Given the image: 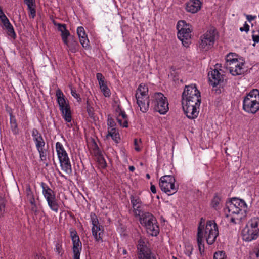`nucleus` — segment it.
Wrapping results in <instances>:
<instances>
[{
    "mask_svg": "<svg viewBox=\"0 0 259 259\" xmlns=\"http://www.w3.org/2000/svg\"><path fill=\"white\" fill-rule=\"evenodd\" d=\"M201 102L200 92L196 84L185 86L182 95V104L188 118L194 119L197 117Z\"/></svg>",
    "mask_w": 259,
    "mask_h": 259,
    "instance_id": "f257e3e1",
    "label": "nucleus"
},
{
    "mask_svg": "<svg viewBox=\"0 0 259 259\" xmlns=\"http://www.w3.org/2000/svg\"><path fill=\"white\" fill-rule=\"evenodd\" d=\"M204 226L205 220L202 218L198 227L197 238L199 250L201 253L204 252V250L203 237L205 238L208 244L211 245L215 241L219 234L217 224L214 221H207L205 227H204Z\"/></svg>",
    "mask_w": 259,
    "mask_h": 259,
    "instance_id": "f03ea898",
    "label": "nucleus"
},
{
    "mask_svg": "<svg viewBox=\"0 0 259 259\" xmlns=\"http://www.w3.org/2000/svg\"><path fill=\"white\" fill-rule=\"evenodd\" d=\"M243 109L248 113L254 114L259 110V90H252L245 96L243 102Z\"/></svg>",
    "mask_w": 259,
    "mask_h": 259,
    "instance_id": "7ed1b4c3",
    "label": "nucleus"
},
{
    "mask_svg": "<svg viewBox=\"0 0 259 259\" xmlns=\"http://www.w3.org/2000/svg\"><path fill=\"white\" fill-rule=\"evenodd\" d=\"M178 30V38L182 41L183 45L186 47L189 46L191 43L192 29L189 24L186 21H179L177 25Z\"/></svg>",
    "mask_w": 259,
    "mask_h": 259,
    "instance_id": "20e7f679",
    "label": "nucleus"
},
{
    "mask_svg": "<svg viewBox=\"0 0 259 259\" xmlns=\"http://www.w3.org/2000/svg\"><path fill=\"white\" fill-rule=\"evenodd\" d=\"M148 92L147 86L141 83L139 85L136 94L137 104L140 110L143 113L146 112L149 108L150 100Z\"/></svg>",
    "mask_w": 259,
    "mask_h": 259,
    "instance_id": "39448f33",
    "label": "nucleus"
},
{
    "mask_svg": "<svg viewBox=\"0 0 259 259\" xmlns=\"http://www.w3.org/2000/svg\"><path fill=\"white\" fill-rule=\"evenodd\" d=\"M141 224L144 226L147 233L152 236H157L159 231L155 218L150 212H145L139 218Z\"/></svg>",
    "mask_w": 259,
    "mask_h": 259,
    "instance_id": "423d86ee",
    "label": "nucleus"
},
{
    "mask_svg": "<svg viewBox=\"0 0 259 259\" xmlns=\"http://www.w3.org/2000/svg\"><path fill=\"white\" fill-rule=\"evenodd\" d=\"M151 105L161 114H165L169 109L167 100L161 93H155L151 96Z\"/></svg>",
    "mask_w": 259,
    "mask_h": 259,
    "instance_id": "0eeeda50",
    "label": "nucleus"
},
{
    "mask_svg": "<svg viewBox=\"0 0 259 259\" xmlns=\"http://www.w3.org/2000/svg\"><path fill=\"white\" fill-rule=\"evenodd\" d=\"M238 55L234 53L228 54V65H229L230 73L233 76L240 75L243 73L242 66L244 63L241 59H238Z\"/></svg>",
    "mask_w": 259,
    "mask_h": 259,
    "instance_id": "6e6552de",
    "label": "nucleus"
},
{
    "mask_svg": "<svg viewBox=\"0 0 259 259\" xmlns=\"http://www.w3.org/2000/svg\"><path fill=\"white\" fill-rule=\"evenodd\" d=\"M175 179L171 175H164L159 180V187L161 190L171 195L176 193L178 190V186L175 185Z\"/></svg>",
    "mask_w": 259,
    "mask_h": 259,
    "instance_id": "1a4fd4ad",
    "label": "nucleus"
},
{
    "mask_svg": "<svg viewBox=\"0 0 259 259\" xmlns=\"http://www.w3.org/2000/svg\"><path fill=\"white\" fill-rule=\"evenodd\" d=\"M40 186L42 189V194L49 207L52 211L57 212L59 206L56 197L55 192L44 182L41 183Z\"/></svg>",
    "mask_w": 259,
    "mask_h": 259,
    "instance_id": "9d476101",
    "label": "nucleus"
},
{
    "mask_svg": "<svg viewBox=\"0 0 259 259\" xmlns=\"http://www.w3.org/2000/svg\"><path fill=\"white\" fill-rule=\"evenodd\" d=\"M56 97L57 98V102L59 104V108L61 111L63 118L67 122H71L72 117L70 106L66 101L63 93L59 89L57 90L56 91Z\"/></svg>",
    "mask_w": 259,
    "mask_h": 259,
    "instance_id": "9b49d317",
    "label": "nucleus"
},
{
    "mask_svg": "<svg viewBox=\"0 0 259 259\" xmlns=\"http://www.w3.org/2000/svg\"><path fill=\"white\" fill-rule=\"evenodd\" d=\"M217 36L215 29H210L204 34L200 38L199 47L205 51L210 48L213 45Z\"/></svg>",
    "mask_w": 259,
    "mask_h": 259,
    "instance_id": "f8f14e48",
    "label": "nucleus"
},
{
    "mask_svg": "<svg viewBox=\"0 0 259 259\" xmlns=\"http://www.w3.org/2000/svg\"><path fill=\"white\" fill-rule=\"evenodd\" d=\"M91 219L93 227L92 232L93 236L96 241H103L102 237L104 233V227L99 224V221L95 213L92 212L91 213Z\"/></svg>",
    "mask_w": 259,
    "mask_h": 259,
    "instance_id": "ddd939ff",
    "label": "nucleus"
},
{
    "mask_svg": "<svg viewBox=\"0 0 259 259\" xmlns=\"http://www.w3.org/2000/svg\"><path fill=\"white\" fill-rule=\"evenodd\" d=\"M242 239L246 242L255 240L259 237V233L255 231L253 228L246 224L241 231Z\"/></svg>",
    "mask_w": 259,
    "mask_h": 259,
    "instance_id": "4468645a",
    "label": "nucleus"
},
{
    "mask_svg": "<svg viewBox=\"0 0 259 259\" xmlns=\"http://www.w3.org/2000/svg\"><path fill=\"white\" fill-rule=\"evenodd\" d=\"M224 76V75L221 74V73L217 69L209 71L208 73L209 84L213 87L221 85L223 81V76Z\"/></svg>",
    "mask_w": 259,
    "mask_h": 259,
    "instance_id": "2eb2a0df",
    "label": "nucleus"
},
{
    "mask_svg": "<svg viewBox=\"0 0 259 259\" xmlns=\"http://www.w3.org/2000/svg\"><path fill=\"white\" fill-rule=\"evenodd\" d=\"M137 249L139 254V258L141 259H156L153 256H151L150 249L145 245L144 242L140 240L137 245Z\"/></svg>",
    "mask_w": 259,
    "mask_h": 259,
    "instance_id": "dca6fc26",
    "label": "nucleus"
},
{
    "mask_svg": "<svg viewBox=\"0 0 259 259\" xmlns=\"http://www.w3.org/2000/svg\"><path fill=\"white\" fill-rule=\"evenodd\" d=\"M228 204H230V208H231V209H233V208H235L234 206H235V207L240 208L241 210H243L244 215H246L248 211V208L245 202L243 200L238 198H232L228 201Z\"/></svg>",
    "mask_w": 259,
    "mask_h": 259,
    "instance_id": "f3484780",
    "label": "nucleus"
},
{
    "mask_svg": "<svg viewBox=\"0 0 259 259\" xmlns=\"http://www.w3.org/2000/svg\"><path fill=\"white\" fill-rule=\"evenodd\" d=\"M77 33L82 46L85 49H89L90 47L89 40L84 28L82 26L78 27L77 29Z\"/></svg>",
    "mask_w": 259,
    "mask_h": 259,
    "instance_id": "a211bd4d",
    "label": "nucleus"
},
{
    "mask_svg": "<svg viewBox=\"0 0 259 259\" xmlns=\"http://www.w3.org/2000/svg\"><path fill=\"white\" fill-rule=\"evenodd\" d=\"M116 112L118 113L117 120L120 125L123 127H127L128 118L125 112L122 110L119 107L116 109Z\"/></svg>",
    "mask_w": 259,
    "mask_h": 259,
    "instance_id": "6ab92c4d",
    "label": "nucleus"
},
{
    "mask_svg": "<svg viewBox=\"0 0 259 259\" xmlns=\"http://www.w3.org/2000/svg\"><path fill=\"white\" fill-rule=\"evenodd\" d=\"M201 7L200 0H191L187 3L186 10L188 12L195 13L198 12Z\"/></svg>",
    "mask_w": 259,
    "mask_h": 259,
    "instance_id": "aec40b11",
    "label": "nucleus"
},
{
    "mask_svg": "<svg viewBox=\"0 0 259 259\" xmlns=\"http://www.w3.org/2000/svg\"><path fill=\"white\" fill-rule=\"evenodd\" d=\"M56 149L59 161L68 158V154L61 143L57 142L56 143Z\"/></svg>",
    "mask_w": 259,
    "mask_h": 259,
    "instance_id": "412c9836",
    "label": "nucleus"
},
{
    "mask_svg": "<svg viewBox=\"0 0 259 259\" xmlns=\"http://www.w3.org/2000/svg\"><path fill=\"white\" fill-rule=\"evenodd\" d=\"M24 3L27 6L29 16L34 18L36 16L35 0H24Z\"/></svg>",
    "mask_w": 259,
    "mask_h": 259,
    "instance_id": "4be33fe9",
    "label": "nucleus"
},
{
    "mask_svg": "<svg viewBox=\"0 0 259 259\" xmlns=\"http://www.w3.org/2000/svg\"><path fill=\"white\" fill-rule=\"evenodd\" d=\"M69 51L72 53H75L78 50L79 47L78 42L72 37L67 40V43L65 44Z\"/></svg>",
    "mask_w": 259,
    "mask_h": 259,
    "instance_id": "5701e85b",
    "label": "nucleus"
},
{
    "mask_svg": "<svg viewBox=\"0 0 259 259\" xmlns=\"http://www.w3.org/2000/svg\"><path fill=\"white\" fill-rule=\"evenodd\" d=\"M222 197L220 195L216 194L212 198L211 202V207L216 210L222 207Z\"/></svg>",
    "mask_w": 259,
    "mask_h": 259,
    "instance_id": "b1692460",
    "label": "nucleus"
},
{
    "mask_svg": "<svg viewBox=\"0 0 259 259\" xmlns=\"http://www.w3.org/2000/svg\"><path fill=\"white\" fill-rule=\"evenodd\" d=\"M62 169L67 174L72 172L71 165L69 157L59 161Z\"/></svg>",
    "mask_w": 259,
    "mask_h": 259,
    "instance_id": "393cba45",
    "label": "nucleus"
},
{
    "mask_svg": "<svg viewBox=\"0 0 259 259\" xmlns=\"http://www.w3.org/2000/svg\"><path fill=\"white\" fill-rule=\"evenodd\" d=\"M3 27L7 31V34L13 39L16 37V34L14 31L13 26L10 23V21L5 23L3 25Z\"/></svg>",
    "mask_w": 259,
    "mask_h": 259,
    "instance_id": "a878e982",
    "label": "nucleus"
},
{
    "mask_svg": "<svg viewBox=\"0 0 259 259\" xmlns=\"http://www.w3.org/2000/svg\"><path fill=\"white\" fill-rule=\"evenodd\" d=\"M246 224L248 226H250V227L253 228V229L256 231L257 232L259 233V218L258 217H253L250 219L246 223Z\"/></svg>",
    "mask_w": 259,
    "mask_h": 259,
    "instance_id": "bb28decb",
    "label": "nucleus"
},
{
    "mask_svg": "<svg viewBox=\"0 0 259 259\" xmlns=\"http://www.w3.org/2000/svg\"><path fill=\"white\" fill-rule=\"evenodd\" d=\"M73 244V253H79L82 249L81 243L80 241L79 238L77 237V239L72 240Z\"/></svg>",
    "mask_w": 259,
    "mask_h": 259,
    "instance_id": "cd10ccee",
    "label": "nucleus"
},
{
    "mask_svg": "<svg viewBox=\"0 0 259 259\" xmlns=\"http://www.w3.org/2000/svg\"><path fill=\"white\" fill-rule=\"evenodd\" d=\"M26 195L27 200L30 204L36 203L34 195L30 186L27 187L26 189Z\"/></svg>",
    "mask_w": 259,
    "mask_h": 259,
    "instance_id": "c85d7f7f",
    "label": "nucleus"
},
{
    "mask_svg": "<svg viewBox=\"0 0 259 259\" xmlns=\"http://www.w3.org/2000/svg\"><path fill=\"white\" fill-rule=\"evenodd\" d=\"M10 124L12 131L14 134L16 135L19 133L17 123L14 116L11 115L10 116Z\"/></svg>",
    "mask_w": 259,
    "mask_h": 259,
    "instance_id": "c756f323",
    "label": "nucleus"
},
{
    "mask_svg": "<svg viewBox=\"0 0 259 259\" xmlns=\"http://www.w3.org/2000/svg\"><path fill=\"white\" fill-rule=\"evenodd\" d=\"M234 207L235 208H233V209H231V208H230V204H228V212L229 213L228 217L234 214H241L242 215H244L243 210H241L240 208L235 207V206H234Z\"/></svg>",
    "mask_w": 259,
    "mask_h": 259,
    "instance_id": "7c9ffc66",
    "label": "nucleus"
},
{
    "mask_svg": "<svg viewBox=\"0 0 259 259\" xmlns=\"http://www.w3.org/2000/svg\"><path fill=\"white\" fill-rule=\"evenodd\" d=\"M133 213L136 217H140L142 215V214L145 213L143 209V206L142 204H140V206H137L135 207H133Z\"/></svg>",
    "mask_w": 259,
    "mask_h": 259,
    "instance_id": "2f4dec72",
    "label": "nucleus"
},
{
    "mask_svg": "<svg viewBox=\"0 0 259 259\" xmlns=\"http://www.w3.org/2000/svg\"><path fill=\"white\" fill-rule=\"evenodd\" d=\"M130 200L132 204V207H135L137 206H140L142 204V201L140 198L135 195H131L130 196Z\"/></svg>",
    "mask_w": 259,
    "mask_h": 259,
    "instance_id": "473e14b6",
    "label": "nucleus"
},
{
    "mask_svg": "<svg viewBox=\"0 0 259 259\" xmlns=\"http://www.w3.org/2000/svg\"><path fill=\"white\" fill-rule=\"evenodd\" d=\"M37 150L39 153L40 160L41 161H46L47 159V153L48 150L45 148V147H38L37 148Z\"/></svg>",
    "mask_w": 259,
    "mask_h": 259,
    "instance_id": "72a5a7b5",
    "label": "nucleus"
},
{
    "mask_svg": "<svg viewBox=\"0 0 259 259\" xmlns=\"http://www.w3.org/2000/svg\"><path fill=\"white\" fill-rule=\"evenodd\" d=\"M243 215L241 214L232 215L230 216V222L233 224H239L241 222Z\"/></svg>",
    "mask_w": 259,
    "mask_h": 259,
    "instance_id": "f704fd0d",
    "label": "nucleus"
},
{
    "mask_svg": "<svg viewBox=\"0 0 259 259\" xmlns=\"http://www.w3.org/2000/svg\"><path fill=\"white\" fill-rule=\"evenodd\" d=\"M97 161L100 167L105 168L107 166V163L105 159L101 154H99L98 156Z\"/></svg>",
    "mask_w": 259,
    "mask_h": 259,
    "instance_id": "c9c22d12",
    "label": "nucleus"
},
{
    "mask_svg": "<svg viewBox=\"0 0 259 259\" xmlns=\"http://www.w3.org/2000/svg\"><path fill=\"white\" fill-rule=\"evenodd\" d=\"M100 88L105 97H109L110 96L111 93L110 90L108 89L105 83L100 85Z\"/></svg>",
    "mask_w": 259,
    "mask_h": 259,
    "instance_id": "e433bc0d",
    "label": "nucleus"
},
{
    "mask_svg": "<svg viewBox=\"0 0 259 259\" xmlns=\"http://www.w3.org/2000/svg\"><path fill=\"white\" fill-rule=\"evenodd\" d=\"M33 141L35 143L36 149L38 147H45L46 143L42 137L40 139H36V140Z\"/></svg>",
    "mask_w": 259,
    "mask_h": 259,
    "instance_id": "4c0bfd02",
    "label": "nucleus"
},
{
    "mask_svg": "<svg viewBox=\"0 0 259 259\" xmlns=\"http://www.w3.org/2000/svg\"><path fill=\"white\" fill-rule=\"evenodd\" d=\"M31 134L33 141L36 140V139H40L42 137L41 133H40L38 130L35 128H34L32 130Z\"/></svg>",
    "mask_w": 259,
    "mask_h": 259,
    "instance_id": "58836bf2",
    "label": "nucleus"
},
{
    "mask_svg": "<svg viewBox=\"0 0 259 259\" xmlns=\"http://www.w3.org/2000/svg\"><path fill=\"white\" fill-rule=\"evenodd\" d=\"M213 259H226L225 252L223 251L216 252L214 254Z\"/></svg>",
    "mask_w": 259,
    "mask_h": 259,
    "instance_id": "ea45409f",
    "label": "nucleus"
},
{
    "mask_svg": "<svg viewBox=\"0 0 259 259\" xmlns=\"http://www.w3.org/2000/svg\"><path fill=\"white\" fill-rule=\"evenodd\" d=\"M69 35H70V32L67 29L61 33L62 39L64 44L67 43V40H68V37Z\"/></svg>",
    "mask_w": 259,
    "mask_h": 259,
    "instance_id": "a19ab883",
    "label": "nucleus"
},
{
    "mask_svg": "<svg viewBox=\"0 0 259 259\" xmlns=\"http://www.w3.org/2000/svg\"><path fill=\"white\" fill-rule=\"evenodd\" d=\"M70 89H71V95L74 98L76 99V100H77L78 102H81V98H80L79 94H78L76 93V90L75 89L73 88L72 87H71Z\"/></svg>",
    "mask_w": 259,
    "mask_h": 259,
    "instance_id": "79ce46f5",
    "label": "nucleus"
},
{
    "mask_svg": "<svg viewBox=\"0 0 259 259\" xmlns=\"http://www.w3.org/2000/svg\"><path fill=\"white\" fill-rule=\"evenodd\" d=\"M97 79L99 82V84L100 85H102V84H104L105 83L104 80V77L101 73H98L96 74Z\"/></svg>",
    "mask_w": 259,
    "mask_h": 259,
    "instance_id": "37998d69",
    "label": "nucleus"
},
{
    "mask_svg": "<svg viewBox=\"0 0 259 259\" xmlns=\"http://www.w3.org/2000/svg\"><path fill=\"white\" fill-rule=\"evenodd\" d=\"M70 234L71 240H74L79 237L76 231L74 229L71 228L70 229Z\"/></svg>",
    "mask_w": 259,
    "mask_h": 259,
    "instance_id": "c03bdc74",
    "label": "nucleus"
},
{
    "mask_svg": "<svg viewBox=\"0 0 259 259\" xmlns=\"http://www.w3.org/2000/svg\"><path fill=\"white\" fill-rule=\"evenodd\" d=\"M87 110L88 112V113L90 117H93L94 115L93 108L90 106L89 101H87Z\"/></svg>",
    "mask_w": 259,
    "mask_h": 259,
    "instance_id": "a18cd8bd",
    "label": "nucleus"
},
{
    "mask_svg": "<svg viewBox=\"0 0 259 259\" xmlns=\"http://www.w3.org/2000/svg\"><path fill=\"white\" fill-rule=\"evenodd\" d=\"M252 38L254 43L253 44V46H255V43L259 42V34L255 35L254 33H255V31H252Z\"/></svg>",
    "mask_w": 259,
    "mask_h": 259,
    "instance_id": "49530a36",
    "label": "nucleus"
},
{
    "mask_svg": "<svg viewBox=\"0 0 259 259\" xmlns=\"http://www.w3.org/2000/svg\"><path fill=\"white\" fill-rule=\"evenodd\" d=\"M141 143L140 139H134V145L135 146V149L137 151H140L141 150V148H140L139 144Z\"/></svg>",
    "mask_w": 259,
    "mask_h": 259,
    "instance_id": "de8ad7c7",
    "label": "nucleus"
},
{
    "mask_svg": "<svg viewBox=\"0 0 259 259\" xmlns=\"http://www.w3.org/2000/svg\"><path fill=\"white\" fill-rule=\"evenodd\" d=\"M107 125L108 127H113L115 125L114 119L111 117H108L107 120Z\"/></svg>",
    "mask_w": 259,
    "mask_h": 259,
    "instance_id": "09e8293b",
    "label": "nucleus"
},
{
    "mask_svg": "<svg viewBox=\"0 0 259 259\" xmlns=\"http://www.w3.org/2000/svg\"><path fill=\"white\" fill-rule=\"evenodd\" d=\"M239 30L241 32L245 31L247 33L249 31V26L246 22H245L243 25V26L240 27Z\"/></svg>",
    "mask_w": 259,
    "mask_h": 259,
    "instance_id": "8fccbe9b",
    "label": "nucleus"
},
{
    "mask_svg": "<svg viewBox=\"0 0 259 259\" xmlns=\"http://www.w3.org/2000/svg\"><path fill=\"white\" fill-rule=\"evenodd\" d=\"M31 210L34 213V214L36 215L38 213V207L37 206L36 203H33L31 204Z\"/></svg>",
    "mask_w": 259,
    "mask_h": 259,
    "instance_id": "3c124183",
    "label": "nucleus"
},
{
    "mask_svg": "<svg viewBox=\"0 0 259 259\" xmlns=\"http://www.w3.org/2000/svg\"><path fill=\"white\" fill-rule=\"evenodd\" d=\"M55 250L56 252L60 254L62 250V245L59 242H57L55 245Z\"/></svg>",
    "mask_w": 259,
    "mask_h": 259,
    "instance_id": "603ef678",
    "label": "nucleus"
},
{
    "mask_svg": "<svg viewBox=\"0 0 259 259\" xmlns=\"http://www.w3.org/2000/svg\"><path fill=\"white\" fill-rule=\"evenodd\" d=\"M58 26V29L59 31H60L61 33L64 31L65 30H66V25L64 24H60L58 23L57 24Z\"/></svg>",
    "mask_w": 259,
    "mask_h": 259,
    "instance_id": "864d4df0",
    "label": "nucleus"
},
{
    "mask_svg": "<svg viewBox=\"0 0 259 259\" xmlns=\"http://www.w3.org/2000/svg\"><path fill=\"white\" fill-rule=\"evenodd\" d=\"M109 136L111 137L112 139L115 141L116 142H118L119 139V134L117 133H115L114 134H110Z\"/></svg>",
    "mask_w": 259,
    "mask_h": 259,
    "instance_id": "5fc2aeb1",
    "label": "nucleus"
},
{
    "mask_svg": "<svg viewBox=\"0 0 259 259\" xmlns=\"http://www.w3.org/2000/svg\"><path fill=\"white\" fill-rule=\"evenodd\" d=\"M5 204L4 199L0 197V212L4 210Z\"/></svg>",
    "mask_w": 259,
    "mask_h": 259,
    "instance_id": "6e6d98bb",
    "label": "nucleus"
},
{
    "mask_svg": "<svg viewBox=\"0 0 259 259\" xmlns=\"http://www.w3.org/2000/svg\"><path fill=\"white\" fill-rule=\"evenodd\" d=\"M0 19L3 25L9 21V19L6 17V16L5 15V14H4L0 16Z\"/></svg>",
    "mask_w": 259,
    "mask_h": 259,
    "instance_id": "4d7b16f0",
    "label": "nucleus"
},
{
    "mask_svg": "<svg viewBox=\"0 0 259 259\" xmlns=\"http://www.w3.org/2000/svg\"><path fill=\"white\" fill-rule=\"evenodd\" d=\"M108 134L107 135V137H109V135H110V134H114L115 133H117L116 131V129L114 127H108Z\"/></svg>",
    "mask_w": 259,
    "mask_h": 259,
    "instance_id": "13d9d810",
    "label": "nucleus"
},
{
    "mask_svg": "<svg viewBox=\"0 0 259 259\" xmlns=\"http://www.w3.org/2000/svg\"><path fill=\"white\" fill-rule=\"evenodd\" d=\"M245 16L247 20L249 22H251L256 18V16H252L251 15H246Z\"/></svg>",
    "mask_w": 259,
    "mask_h": 259,
    "instance_id": "bf43d9fd",
    "label": "nucleus"
},
{
    "mask_svg": "<svg viewBox=\"0 0 259 259\" xmlns=\"http://www.w3.org/2000/svg\"><path fill=\"white\" fill-rule=\"evenodd\" d=\"M193 248L192 246H188V250L186 252V254L190 256L191 254V251L192 250Z\"/></svg>",
    "mask_w": 259,
    "mask_h": 259,
    "instance_id": "052dcab7",
    "label": "nucleus"
},
{
    "mask_svg": "<svg viewBox=\"0 0 259 259\" xmlns=\"http://www.w3.org/2000/svg\"><path fill=\"white\" fill-rule=\"evenodd\" d=\"M150 190L153 193L155 194L156 193V187L154 185H151Z\"/></svg>",
    "mask_w": 259,
    "mask_h": 259,
    "instance_id": "680f3d73",
    "label": "nucleus"
},
{
    "mask_svg": "<svg viewBox=\"0 0 259 259\" xmlns=\"http://www.w3.org/2000/svg\"><path fill=\"white\" fill-rule=\"evenodd\" d=\"M80 252L73 253V259H80Z\"/></svg>",
    "mask_w": 259,
    "mask_h": 259,
    "instance_id": "e2e57ef3",
    "label": "nucleus"
},
{
    "mask_svg": "<svg viewBox=\"0 0 259 259\" xmlns=\"http://www.w3.org/2000/svg\"><path fill=\"white\" fill-rule=\"evenodd\" d=\"M34 259H46L44 256L41 255L36 254Z\"/></svg>",
    "mask_w": 259,
    "mask_h": 259,
    "instance_id": "0e129e2a",
    "label": "nucleus"
},
{
    "mask_svg": "<svg viewBox=\"0 0 259 259\" xmlns=\"http://www.w3.org/2000/svg\"><path fill=\"white\" fill-rule=\"evenodd\" d=\"M129 170L131 171H133L134 170H135V167L134 166H130L129 167Z\"/></svg>",
    "mask_w": 259,
    "mask_h": 259,
    "instance_id": "69168bd1",
    "label": "nucleus"
},
{
    "mask_svg": "<svg viewBox=\"0 0 259 259\" xmlns=\"http://www.w3.org/2000/svg\"><path fill=\"white\" fill-rule=\"evenodd\" d=\"M5 14L3 11V10H2V9L0 8V16H1L2 15Z\"/></svg>",
    "mask_w": 259,
    "mask_h": 259,
    "instance_id": "338daca9",
    "label": "nucleus"
},
{
    "mask_svg": "<svg viewBox=\"0 0 259 259\" xmlns=\"http://www.w3.org/2000/svg\"><path fill=\"white\" fill-rule=\"evenodd\" d=\"M256 257L259 259V248L258 249V251L257 252H256Z\"/></svg>",
    "mask_w": 259,
    "mask_h": 259,
    "instance_id": "774afa93",
    "label": "nucleus"
}]
</instances>
